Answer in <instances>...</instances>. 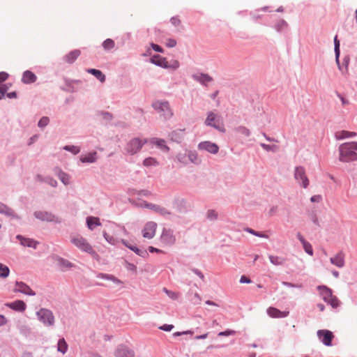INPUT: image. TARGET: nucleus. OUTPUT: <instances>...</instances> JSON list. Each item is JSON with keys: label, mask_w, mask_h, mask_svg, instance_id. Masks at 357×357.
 <instances>
[{"label": "nucleus", "mask_w": 357, "mask_h": 357, "mask_svg": "<svg viewBox=\"0 0 357 357\" xmlns=\"http://www.w3.org/2000/svg\"><path fill=\"white\" fill-rule=\"evenodd\" d=\"M339 151L341 162H348L357 160V142L344 143L340 146Z\"/></svg>", "instance_id": "obj_1"}, {"label": "nucleus", "mask_w": 357, "mask_h": 357, "mask_svg": "<svg viewBox=\"0 0 357 357\" xmlns=\"http://www.w3.org/2000/svg\"><path fill=\"white\" fill-rule=\"evenodd\" d=\"M70 242L82 252H85L93 256L96 255V252L92 245L87 241L86 238L79 234H74L70 236Z\"/></svg>", "instance_id": "obj_2"}, {"label": "nucleus", "mask_w": 357, "mask_h": 357, "mask_svg": "<svg viewBox=\"0 0 357 357\" xmlns=\"http://www.w3.org/2000/svg\"><path fill=\"white\" fill-rule=\"evenodd\" d=\"M205 124L208 126H212L220 132H225V128L221 121L220 116L213 112H209L205 120Z\"/></svg>", "instance_id": "obj_3"}, {"label": "nucleus", "mask_w": 357, "mask_h": 357, "mask_svg": "<svg viewBox=\"0 0 357 357\" xmlns=\"http://www.w3.org/2000/svg\"><path fill=\"white\" fill-rule=\"evenodd\" d=\"M153 107L155 110L158 111L160 115L163 116L165 119H169L172 117L173 114L169 102L167 101L157 100L153 103Z\"/></svg>", "instance_id": "obj_4"}, {"label": "nucleus", "mask_w": 357, "mask_h": 357, "mask_svg": "<svg viewBox=\"0 0 357 357\" xmlns=\"http://www.w3.org/2000/svg\"><path fill=\"white\" fill-rule=\"evenodd\" d=\"M38 319L47 326H52L54 323V317L50 310L42 308L37 312Z\"/></svg>", "instance_id": "obj_5"}, {"label": "nucleus", "mask_w": 357, "mask_h": 357, "mask_svg": "<svg viewBox=\"0 0 357 357\" xmlns=\"http://www.w3.org/2000/svg\"><path fill=\"white\" fill-rule=\"evenodd\" d=\"M146 142V139L134 138L127 144L126 150L127 153L130 155L135 154L142 149L143 144H144Z\"/></svg>", "instance_id": "obj_6"}, {"label": "nucleus", "mask_w": 357, "mask_h": 357, "mask_svg": "<svg viewBox=\"0 0 357 357\" xmlns=\"http://www.w3.org/2000/svg\"><path fill=\"white\" fill-rule=\"evenodd\" d=\"M157 224L155 222L149 221L144 226L142 234L144 238L151 239L155 235Z\"/></svg>", "instance_id": "obj_7"}, {"label": "nucleus", "mask_w": 357, "mask_h": 357, "mask_svg": "<svg viewBox=\"0 0 357 357\" xmlns=\"http://www.w3.org/2000/svg\"><path fill=\"white\" fill-rule=\"evenodd\" d=\"M294 178L298 182H301V185L304 188H306L309 185V179L306 176L304 167L299 166L295 168Z\"/></svg>", "instance_id": "obj_8"}, {"label": "nucleus", "mask_w": 357, "mask_h": 357, "mask_svg": "<svg viewBox=\"0 0 357 357\" xmlns=\"http://www.w3.org/2000/svg\"><path fill=\"white\" fill-rule=\"evenodd\" d=\"M319 340L326 346L332 345V340L334 338L333 333L328 330H319L317 333Z\"/></svg>", "instance_id": "obj_9"}, {"label": "nucleus", "mask_w": 357, "mask_h": 357, "mask_svg": "<svg viewBox=\"0 0 357 357\" xmlns=\"http://www.w3.org/2000/svg\"><path fill=\"white\" fill-rule=\"evenodd\" d=\"M160 241L165 245H171L176 242V237L170 229H164L160 236Z\"/></svg>", "instance_id": "obj_10"}, {"label": "nucleus", "mask_w": 357, "mask_h": 357, "mask_svg": "<svg viewBox=\"0 0 357 357\" xmlns=\"http://www.w3.org/2000/svg\"><path fill=\"white\" fill-rule=\"evenodd\" d=\"M198 149L199 150L206 151L211 153L215 154L219 151L218 146L209 141L202 142L198 144Z\"/></svg>", "instance_id": "obj_11"}, {"label": "nucleus", "mask_w": 357, "mask_h": 357, "mask_svg": "<svg viewBox=\"0 0 357 357\" xmlns=\"http://www.w3.org/2000/svg\"><path fill=\"white\" fill-rule=\"evenodd\" d=\"M15 292H20L29 296H35L36 293L25 283L16 282L13 289Z\"/></svg>", "instance_id": "obj_12"}, {"label": "nucleus", "mask_w": 357, "mask_h": 357, "mask_svg": "<svg viewBox=\"0 0 357 357\" xmlns=\"http://www.w3.org/2000/svg\"><path fill=\"white\" fill-rule=\"evenodd\" d=\"M35 217L40 220L47 222H59V219L54 215L47 211H37L34 213Z\"/></svg>", "instance_id": "obj_13"}, {"label": "nucleus", "mask_w": 357, "mask_h": 357, "mask_svg": "<svg viewBox=\"0 0 357 357\" xmlns=\"http://www.w3.org/2000/svg\"><path fill=\"white\" fill-rule=\"evenodd\" d=\"M116 357H134V351L125 346L119 347L114 351Z\"/></svg>", "instance_id": "obj_14"}, {"label": "nucleus", "mask_w": 357, "mask_h": 357, "mask_svg": "<svg viewBox=\"0 0 357 357\" xmlns=\"http://www.w3.org/2000/svg\"><path fill=\"white\" fill-rule=\"evenodd\" d=\"M330 261L332 264L338 268H342L344 266V254L339 252L335 256L331 257Z\"/></svg>", "instance_id": "obj_15"}, {"label": "nucleus", "mask_w": 357, "mask_h": 357, "mask_svg": "<svg viewBox=\"0 0 357 357\" xmlns=\"http://www.w3.org/2000/svg\"><path fill=\"white\" fill-rule=\"evenodd\" d=\"M267 314L272 318H283L289 314L288 311H280V310L270 307L267 309Z\"/></svg>", "instance_id": "obj_16"}, {"label": "nucleus", "mask_w": 357, "mask_h": 357, "mask_svg": "<svg viewBox=\"0 0 357 357\" xmlns=\"http://www.w3.org/2000/svg\"><path fill=\"white\" fill-rule=\"evenodd\" d=\"M6 305L13 310L19 312H24L26 307V303L21 300L6 303Z\"/></svg>", "instance_id": "obj_17"}, {"label": "nucleus", "mask_w": 357, "mask_h": 357, "mask_svg": "<svg viewBox=\"0 0 357 357\" xmlns=\"http://www.w3.org/2000/svg\"><path fill=\"white\" fill-rule=\"evenodd\" d=\"M146 206L162 216H167V215H169L171 214L170 211H169L165 208H164L161 206H159V205L148 204H146Z\"/></svg>", "instance_id": "obj_18"}, {"label": "nucleus", "mask_w": 357, "mask_h": 357, "mask_svg": "<svg viewBox=\"0 0 357 357\" xmlns=\"http://www.w3.org/2000/svg\"><path fill=\"white\" fill-rule=\"evenodd\" d=\"M317 289L319 291L320 295L325 302H328L333 296L331 290L326 286H319Z\"/></svg>", "instance_id": "obj_19"}, {"label": "nucleus", "mask_w": 357, "mask_h": 357, "mask_svg": "<svg viewBox=\"0 0 357 357\" xmlns=\"http://www.w3.org/2000/svg\"><path fill=\"white\" fill-rule=\"evenodd\" d=\"M36 76L30 70H26L22 75V82L24 84H31L35 82Z\"/></svg>", "instance_id": "obj_20"}, {"label": "nucleus", "mask_w": 357, "mask_h": 357, "mask_svg": "<svg viewBox=\"0 0 357 357\" xmlns=\"http://www.w3.org/2000/svg\"><path fill=\"white\" fill-rule=\"evenodd\" d=\"M80 54V50H74L64 56V60L68 63H72L78 58Z\"/></svg>", "instance_id": "obj_21"}, {"label": "nucleus", "mask_w": 357, "mask_h": 357, "mask_svg": "<svg viewBox=\"0 0 357 357\" xmlns=\"http://www.w3.org/2000/svg\"><path fill=\"white\" fill-rule=\"evenodd\" d=\"M17 238L20 241V243L23 246L36 248V245H37L38 243L36 241H33V239L25 238L20 235H18L17 236Z\"/></svg>", "instance_id": "obj_22"}, {"label": "nucleus", "mask_w": 357, "mask_h": 357, "mask_svg": "<svg viewBox=\"0 0 357 357\" xmlns=\"http://www.w3.org/2000/svg\"><path fill=\"white\" fill-rule=\"evenodd\" d=\"M86 225L90 230H93L95 227L100 226V219L96 217L89 216L86 218Z\"/></svg>", "instance_id": "obj_23"}, {"label": "nucleus", "mask_w": 357, "mask_h": 357, "mask_svg": "<svg viewBox=\"0 0 357 357\" xmlns=\"http://www.w3.org/2000/svg\"><path fill=\"white\" fill-rule=\"evenodd\" d=\"M195 79L202 83L207 85L208 83L213 81V78L207 74H199L194 76Z\"/></svg>", "instance_id": "obj_24"}, {"label": "nucleus", "mask_w": 357, "mask_h": 357, "mask_svg": "<svg viewBox=\"0 0 357 357\" xmlns=\"http://www.w3.org/2000/svg\"><path fill=\"white\" fill-rule=\"evenodd\" d=\"M356 135V132L346 130L337 131L335 133V137L337 139H343L345 138L353 137H355Z\"/></svg>", "instance_id": "obj_25"}, {"label": "nucleus", "mask_w": 357, "mask_h": 357, "mask_svg": "<svg viewBox=\"0 0 357 357\" xmlns=\"http://www.w3.org/2000/svg\"><path fill=\"white\" fill-rule=\"evenodd\" d=\"M151 61L159 66L166 67L167 61L165 58L160 55H154L151 58Z\"/></svg>", "instance_id": "obj_26"}, {"label": "nucleus", "mask_w": 357, "mask_h": 357, "mask_svg": "<svg viewBox=\"0 0 357 357\" xmlns=\"http://www.w3.org/2000/svg\"><path fill=\"white\" fill-rule=\"evenodd\" d=\"M82 162H94L96 160V152L89 153L80 157Z\"/></svg>", "instance_id": "obj_27"}, {"label": "nucleus", "mask_w": 357, "mask_h": 357, "mask_svg": "<svg viewBox=\"0 0 357 357\" xmlns=\"http://www.w3.org/2000/svg\"><path fill=\"white\" fill-rule=\"evenodd\" d=\"M87 72L89 73L94 75L101 82H104L105 81V76L100 70L91 68V69H88Z\"/></svg>", "instance_id": "obj_28"}, {"label": "nucleus", "mask_w": 357, "mask_h": 357, "mask_svg": "<svg viewBox=\"0 0 357 357\" xmlns=\"http://www.w3.org/2000/svg\"><path fill=\"white\" fill-rule=\"evenodd\" d=\"M270 261L275 266L282 265L284 264L285 259L282 257H278V256H273L270 255L269 256Z\"/></svg>", "instance_id": "obj_29"}, {"label": "nucleus", "mask_w": 357, "mask_h": 357, "mask_svg": "<svg viewBox=\"0 0 357 357\" xmlns=\"http://www.w3.org/2000/svg\"><path fill=\"white\" fill-rule=\"evenodd\" d=\"M151 143L155 144L159 149L163 151H168L169 148L165 144V141L162 139H153Z\"/></svg>", "instance_id": "obj_30"}, {"label": "nucleus", "mask_w": 357, "mask_h": 357, "mask_svg": "<svg viewBox=\"0 0 357 357\" xmlns=\"http://www.w3.org/2000/svg\"><path fill=\"white\" fill-rule=\"evenodd\" d=\"M9 268L7 266L0 263V278L3 279L6 278L9 275Z\"/></svg>", "instance_id": "obj_31"}, {"label": "nucleus", "mask_w": 357, "mask_h": 357, "mask_svg": "<svg viewBox=\"0 0 357 357\" xmlns=\"http://www.w3.org/2000/svg\"><path fill=\"white\" fill-rule=\"evenodd\" d=\"M57 175L59 178V179L61 181V182L65 184L68 185L70 183V176L67 174L61 172V170H58Z\"/></svg>", "instance_id": "obj_32"}, {"label": "nucleus", "mask_w": 357, "mask_h": 357, "mask_svg": "<svg viewBox=\"0 0 357 357\" xmlns=\"http://www.w3.org/2000/svg\"><path fill=\"white\" fill-rule=\"evenodd\" d=\"M57 349L59 351L65 354L68 349L67 343L63 338L60 339L58 342Z\"/></svg>", "instance_id": "obj_33"}, {"label": "nucleus", "mask_w": 357, "mask_h": 357, "mask_svg": "<svg viewBox=\"0 0 357 357\" xmlns=\"http://www.w3.org/2000/svg\"><path fill=\"white\" fill-rule=\"evenodd\" d=\"M129 249H130L131 250L135 252L139 256L144 257V258L147 257L148 255H149V254L146 252V250H140V249H139L137 247H136L135 245L134 246H129Z\"/></svg>", "instance_id": "obj_34"}, {"label": "nucleus", "mask_w": 357, "mask_h": 357, "mask_svg": "<svg viewBox=\"0 0 357 357\" xmlns=\"http://www.w3.org/2000/svg\"><path fill=\"white\" fill-rule=\"evenodd\" d=\"M114 41L110 38L105 40L102 43V47L105 50H110L114 47Z\"/></svg>", "instance_id": "obj_35"}, {"label": "nucleus", "mask_w": 357, "mask_h": 357, "mask_svg": "<svg viewBox=\"0 0 357 357\" xmlns=\"http://www.w3.org/2000/svg\"><path fill=\"white\" fill-rule=\"evenodd\" d=\"M143 164L146 167H150V166H155L158 164V162H157V160L155 158L150 157V158H146L144 160Z\"/></svg>", "instance_id": "obj_36"}, {"label": "nucleus", "mask_w": 357, "mask_h": 357, "mask_svg": "<svg viewBox=\"0 0 357 357\" xmlns=\"http://www.w3.org/2000/svg\"><path fill=\"white\" fill-rule=\"evenodd\" d=\"M188 158L189 160L193 163L197 164L199 162V159L198 158L197 153L195 152L188 153Z\"/></svg>", "instance_id": "obj_37"}, {"label": "nucleus", "mask_w": 357, "mask_h": 357, "mask_svg": "<svg viewBox=\"0 0 357 357\" xmlns=\"http://www.w3.org/2000/svg\"><path fill=\"white\" fill-rule=\"evenodd\" d=\"M328 304H330L333 308H336L340 305V301L335 296H332L331 299L327 302Z\"/></svg>", "instance_id": "obj_38"}, {"label": "nucleus", "mask_w": 357, "mask_h": 357, "mask_svg": "<svg viewBox=\"0 0 357 357\" xmlns=\"http://www.w3.org/2000/svg\"><path fill=\"white\" fill-rule=\"evenodd\" d=\"M98 278L107 279V280H111L117 283L121 282L120 280H119L118 279H116V278H114L113 275H106V274L101 273V274L98 275Z\"/></svg>", "instance_id": "obj_39"}, {"label": "nucleus", "mask_w": 357, "mask_h": 357, "mask_svg": "<svg viewBox=\"0 0 357 357\" xmlns=\"http://www.w3.org/2000/svg\"><path fill=\"white\" fill-rule=\"evenodd\" d=\"M303 246L305 251L307 254H309L310 255H313V250H312V245L310 243L306 241L303 244Z\"/></svg>", "instance_id": "obj_40"}, {"label": "nucleus", "mask_w": 357, "mask_h": 357, "mask_svg": "<svg viewBox=\"0 0 357 357\" xmlns=\"http://www.w3.org/2000/svg\"><path fill=\"white\" fill-rule=\"evenodd\" d=\"M59 266H60L61 268H62V269L72 267L71 263L70 261H68L67 260H64V259L59 260Z\"/></svg>", "instance_id": "obj_41"}, {"label": "nucleus", "mask_w": 357, "mask_h": 357, "mask_svg": "<svg viewBox=\"0 0 357 357\" xmlns=\"http://www.w3.org/2000/svg\"><path fill=\"white\" fill-rule=\"evenodd\" d=\"M261 146L264 149L268 151H275L278 149V147L275 145H268L266 144H261Z\"/></svg>", "instance_id": "obj_42"}, {"label": "nucleus", "mask_w": 357, "mask_h": 357, "mask_svg": "<svg viewBox=\"0 0 357 357\" xmlns=\"http://www.w3.org/2000/svg\"><path fill=\"white\" fill-rule=\"evenodd\" d=\"M65 150L69 151L74 154H77L79 152V148L75 146H66L64 147Z\"/></svg>", "instance_id": "obj_43"}, {"label": "nucleus", "mask_w": 357, "mask_h": 357, "mask_svg": "<svg viewBox=\"0 0 357 357\" xmlns=\"http://www.w3.org/2000/svg\"><path fill=\"white\" fill-rule=\"evenodd\" d=\"M49 123V119L47 117H43L40 119V120L38 122V126L40 128H44Z\"/></svg>", "instance_id": "obj_44"}, {"label": "nucleus", "mask_w": 357, "mask_h": 357, "mask_svg": "<svg viewBox=\"0 0 357 357\" xmlns=\"http://www.w3.org/2000/svg\"><path fill=\"white\" fill-rule=\"evenodd\" d=\"M247 231L252 234H254L257 236H259V237H261V238H268V236L263 233H259V232H257V231H255V230L252 229H248Z\"/></svg>", "instance_id": "obj_45"}, {"label": "nucleus", "mask_w": 357, "mask_h": 357, "mask_svg": "<svg viewBox=\"0 0 357 357\" xmlns=\"http://www.w3.org/2000/svg\"><path fill=\"white\" fill-rule=\"evenodd\" d=\"M207 217L211 220H215L218 218V213L214 210H209L207 212Z\"/></svg>", "instance_id": "obj_46"}, {"label": "nucleus", "mask_w": 357, "mask_h": 357, "mask_svg": "<svg viewBox=\"0 0 357 357\" xmlns=\"http://www.w3.org/2000/svg\"><path fill=\"white\" fill-rule=\"evenodd\" d=\"M126 268L128 271H132L134 273L137 272V266L133 264L126 262Z\"/></svg>", "instance_id": "obj_47"}, {"label": "nucleus", "mask_w": 357, "mask_h": 357, "mask_svg": "<svg viewBox=\"0 0 357 357\" xmlns=\"http://www.w3.org/2000/svg\"><path fill=\"white\" fill-rule=\"evenodd\" d=\"M235 333H236V332L233 330H227L225 331L220 332L218 333V335L219 336H229V335H234Z\"/></svg>", "instance_id": "obj_48"}, {"label": "nucleus", "mask_w": 357, "mask_h": 357, "mask_svg": "<svg viewBox=\"0 0 357 357\" xmlns=\"http://www.w3.org/2000/svg\"><path fill=\"white\" fill-rule=\"evenodd\" d=\"M174 328V326L172 324H164L159 327V329L165 331H171Z\"/></svg>", "instance_id": "obj_49"}, {"label": "nucleus", "mask_w": 357, "mask_h": 357, "mask_svg": "<svg viewBox=\"0 0 357 357\" xmlns=\"http://www.w3.org/2000/svg\"><path fill=\"white\" fill-rule=\"evenodd\" d=\"M166 45L169 47H173L176 45V40L173 39H168L166 43Z\"/></svg>", "instance_id": "obj_50"}, {"label": "nucleus", "mask_w": 357, "mask_h": 357, "mask_svg": "<svg viewBox=\"0 0 357 357\" xmlns=\"http://www.w3.org/2000/svg\"><path fill=\"white\" fill-rule=\"evenodd\" d=\"M8 77V74L6 72H1L0 73V83H2L3 82L6 81Z\"/></svg>", "instance_id": "obj_51"}, {"label": "nucleus", "mask_w": 357, "mask_h": 357, "mask_svg": "<svg viewBox=\"0 0 357 357\" xmlns=\"http://www.w3.org/2000/svg\"><path fill=\"white\" fill-rule=\"evenodd\" d=\"M322 198L321 195H314L310 198L311 202H320L321 201Z\"/></svg>", "instance_id": "obj_52"}, {"label": "nucleus", "mask_w": 357, "mask_h": 357, "mask_svg": "<svg viewBox=\"0 0 357 357\" xmlns=\"http://www.w3.org/2000/svg\"><path fill=\"white\" fill-rule=\"evenodd\" d=\"M8 209L4 204L0 203V213H10Z\"/></svg>", "instance_id": "obj_53"}, {"label": "nucleus", "mask_w": 357, "mask_h": 357, "mask_svg": "<svg viewBox=\"0 0 357 357\" xmlns=\"http://www.w3.org/2000/svg\"><path fill=\"white\" fill-rule=\"evenodd\" d=\"M8 320L5 316L0 314V326H4L7 324Z\"/></svg>", "instance_id": "obj_54"}, {"label": "nucleus", "mask_w": 357, "mask_h": 357, "mask_svg": "<svg viewBox=\"0 0 357 357\" xmlns=\"http://www.w3.org/2000/svg\"><path fill=\"white\" fill-rule=\"evenodd\" d=\"M148 250H149V251L150 252H157V253H162V251L161 250L155 248H154L153 246H149Z\"/></svg>", "instance_id": "obj_55"}, {"label": "nucleus", "mask_w": 357, "mask_h": 357, "mask_svg": "<svg viewBox=\"0 0 357 357\" xmlns=\"http://www.w3.org/2000/svg\"><path fill=\"white\" fill-rule=\"evenodd\" d=\"M151 47L156 52H162V47L160 46H159L158 45L152 43L151 44Z\"/></svg>", "instance_id": "obj_56"}, {"label": "nucleus", "mask_w": 357, "mask_h": 357, "mask_svg": "<svg viewBox=\"0 0 357 357\" xmlns=\"http://www.w3.org/2000/svg\"><path fill=\"white\" fill-rule=\"evenodd\" d=\"M250 282H251L250 280L245 275L241 276V278L240 279L241 283H250Z\"/></svg>", "instance_id": "obj_57"}, {"label": "nucleus", "mask_w": 357, "mask_h": 357, "mask_svg": "<svg viewBox=\"0 0 357 357\" xmlns=\"http://www.w3.org/2000/svg\"><path fill=\"white\" fill-rule=\"evenodd\" d=\"M297 238L299 239V241L301 242L302 244H303L305 242H306V241L304 239V238L300 233L297 234Z\"/></svg>", "instance_id": "obj_58"}, {"label": "nucleus", "mask_w": 357, "mask_h": 357, "mask_svg": "<svg viewBox=\"0 0 357 357\" xmlns=\"http://www.w3.org/2000/svg\"><path fill=\"white\" fill-rule=\"evenodd\" d=\"M334 43H335V49H337L338 47H340V41L337 40V36H335V37L334 38Z\"/></svg>", "instance_id": "obj_59"}, {"label": "nucleus", "mask_w": 357, "mask_h": 357, "mask_svg": "<svg viewBox=\"0 0 357 357\" xmlns=\"http://www.w3.org/2000/svg\"><path fill=\"white\" fill-rule=\"evenodd\" d=\"M7 90V87L6 85H0V93L3 94L4 93H6Z\"/></svg>", "instance_id": "obj_60"}, {"label": "nucleus", "mask_w": 357, "mask_h": 357, "mask_svg": "<svg viewBox=\"0 0 357 357\" xmlns=\"http://www.w3.org/2000/svg\"><path fill=\"white\" fill-rule=\"evenodd\" d=\"M208 337V333H205L204 335H197L195 337V339L197 340H199V339H205Z\"/></svg>", "instance_id": "obj_61"}, {"label": "nucleus", "mask_w": 357, "mask_h": 357, "mask_svg": "<svg viewBox=\"0 0 357 357\" xmlns=\"http://www.w3.org/2000/svg\"><path fill=\"white\" fill-rule=\"evenodd\" d=\"M242 132L243 134H245L247 136L250 135V130L245 128H242Z\"/></svg>", "instance_id": "obj_62"}, {"label": "nucleus", "mask_w": 357, "mask_h": 357, "mask_svg": "<svg viewBox=\"0 0 357 357\" xmlns=\"http://www.w3.org/2000/svg\"><path fill=\"white\" fill-rule=\"evenodd\" d=\"M317 307L319 309V310L321 312H323L324 310V309H325L324 305H323L321 303L317 304Z\"/></svg>", "instance_id": "obj_63"}, {"label": "nucleus", "mask_w": 357, "mask_h": 357, "mask_svg": "<svg viewBox=\"0 0 357 357\" xmlns=\"http://www.w3.org/2000/svg\"><path fill=\"white\" fill-rule=\"evenodd\" d=\"M340 99H341V101H342L343 105L349 104V101L347 100H346L345 98H344L343 97L340 96Z\"/></svg>", "instance_id": "obj_64"}]
</instances>
